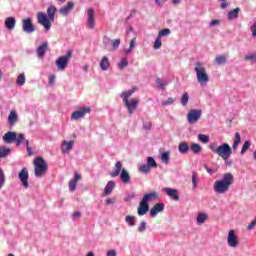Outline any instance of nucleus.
<instances>
[{
  "label": "nucleus",
  "mask_w": 256,
  "mask_h": 256,
  "mask_svg": "<svg viewBox=\"0 0 256 256\" xmlns=\"http://www.w3.org/2000/svg\"><path fill=\"white\" fill-rule=\"evenodd\" d=\"M201 115H203V110L201 109H192L187 114V121L190 125H195L197 121L201 119Z\"/></svg>",
  "instance_id": "nucleus-10"
},
{
  "label": "nucleus",
  "mask_w": 256,
  "mask_h": 256,
  "mask_svg": "<svg viewBox=\"0 0 256 256\" xmlns=\"http://www.w3.org/2000/svg\"><path fill=\"white\" fill-rule=\"evenodd\" d=\"M135 91H137V89L132 88L128 91H123L120 94V97L124 103V106L126 107L128 114H130V115H133V113H135V111H137V109L139 107V99L133 98V99L129 100V97H131V95H133V93H135Z\"/></svg>",
  "instance_id": "nucleus-3"
},
{
  "label": "nucleus",
  "mask_w": 256,
  "mask_h": 256,
  "mask_svg": "<svg viewBox=\"0 0 256 256\" xmlns=\"http://www.w3.org/2000/svg\"><path fill=\"white\" fill-rule=\"evenodd\" d=\"M139 171L144 173V175H149V173H151V168L148 164H144L139 167Z\"/></svg>",
  "instance_id": "nucleus-40"
},
{
  "label": "nucleus",
  "mask_w": 256,
  "mask_h": 256,
  "mask_svg": "<svg viewBox=\"0 0 256 256\" xmlns=\"http://www.w3.org/2000/svg\"><path fill=\"white\" fill-rule=\"evenodd\" d=\"M111 67V63L109 62V58L107 56H103L100 62V69L101 71H107Z\"/></svg>",
  "instance_id": "nucleus-27"
},
{
  "label": "nucleus",
  "mask_w": 256,
  "mask_h": 256,
  "mask_svg": "<svg viewBox=\"0 0 256 256\" xmlns=\"http://www.w3.org/2000/svg\"><path fill=\"white\" fill-rule=\"evenodd\" d=\"M234 143H241V134L239 132L235 133Z\"/></svg>",
  "instance_id": "nucleus-54"
},
{
  "label": "nucleus",
  "mask_w": 256,
  "mask_h": 256,
  "mask_svg": "<svg viewBox=\"0 0 256 256\" xmlns=\"http://www.w3.org/2000/svg\"><path fill=\"white\" fill-rule=\"evenodd\" d=\"M87 113H91V107H81L79 110H76L72 113L71 119L73 121H77V119H81L87 115Z\"/></svg>",
  "instance_id": "nucleus-13"
},
{
  "label": "nucleus",
  "mask_w": 256,
  "mask_h": 256,
  "mask_svg": "<svg viewBox=\"0 0 256 256\" xmlns=\"http://www.w3.org/2000/svg\"><path fill=\"white\" fill-rule=\"evenodd\" d=\"M146 230H147V222L141 221L137 229L138 233H145Z\"/></svg>",
  "instance_id": "nucleus-45"
},
{
  "label": "nucleus",
  "mask_w": 256,
  "mask_h": 256,
  "mask_svg": "<svg viewBox=\"0 0 256 256\" xmlns=\"http://www.w3.org/2000/svg\"><path fill=\"white\" fill-rule=\"evenodd\" d=\"M106 256H117V250H109Z\"/></svg>",
  "instance_id": "nucleus-59"
},
{
  "label": "nucleus",
  "mask_w": 256,
  "mask_h": 256,
  "mask_svg": "<svg viewBox=\"0 0 256 256\" xmlns=\"http://www.w3.org/2000/svg\"><path fill=\"white\" fill-rule=\"evenodd\" d=\"M81 218V211H75L72 215V219L75 221Z\"/></svg>",
  "instance_id": "nucleus-55"
},
{
  "label": "nucleus",
  "mask_w": 256,
  "mask_h": 256,
  "mask_svg": "<svg viewBox=\"0 0 256 256\" xmlns=\"http://www.w3.org/2000/svg\"><path fill=\"white\" fill-rule=\"evenodd\" d=\"M209 149L212 153H215L218 157L222 159H227L231 157L233 149L228 143H222L220 146L217 145V142L211 143Z\"/></svg>",
  "instance_id": "nucleus-4"
},
{
  "label": "nucleus",
  "mask_w": 256,
  "mask_h": 256,
  "mask_svg": "<svg viewBox=\"0 0 256 256\" xmlns=\"http://www.w3.org/2000/svg\"><path fill=\"white\" fill-rule=\"evenodd\" d=\"M122 169V170H121ZM125 185L131 183V175L126 169H123V163L121 161L116 162L115 169L110 173V177H119Z\"/></svg>",
  "instance_id": "nucleus-5"
},
{
  "label": "nucleus",
  "mask_w": 256,
  "mask_h": 256,
  "mask_svg": "<svg viewBox=\"0 0 256 256\" xmlns=\"http://www.w3.org/2000/svg\"><path fill=\"white\" fill-rule=\"evenodd\" d=\"M113 189H115V181L110 180L104 188V195H111V193H113Z\"/></svg>",
  "instance_id": "nucleus-28"
},
{
  "label": "nucleus",
  "mask_w": 256,
  "mask_h": 256,
  "mask_svg": "<svg viewBox=\"0 0 256 256\" xmlns=\"http://www.w3.org/2000/svg\"><path fill=\"white\" fill-rule=\"evenodd\" d=\"M233 183H235V176L231 172L225 173L222 179L215 181L214 191L218 195H225Z\"/></svg>",
  "instance_id": "nucleus-1"
},
{
  "label": "nucleus",
  "mask_w": 256,
  "mask_h": 256,
  "mask_svg": "<svg viewBox=\"0 0 256 256\" xmlns=\"http://www.w3.org/2000/svg\"><path fill=\"white\" fill-rule=\"evenodd\" d=\"M160 160L164 165H169V161L171 160V151L167 150L165 152L160 153Z\"/></svg>",
  "instance_id": "nucleus-24"
},
{
  "label": "nucleus",
  "mask_w": 256,
  "mask_h": 256,
  "mask_svg": "<svg viewBox=\"0 0 256 256\" xmlns=\"http://www.w3.org/2000/svg\"><path fill=\"white\" fill-rule=\"evenodd\" d=\"M252 37H256V23L252 27Z\"/></svg>",
  "instance_id": "nucleus-64"
},
{
  "label": "nucleus",
  "mask_w": 256,
  "mask_h": 256,
  "mask_svg": "<svg viewBox=\"0 0 256 256\" xmlns=\"http://www.w3.org/2000/svg\"><path fill=\"white\" fill-rule=\"evenodd\" d=\"M239 11H241V8L236 7L235 9L228 12V19L229 21H233V19H237L239 17Z\"/></svg>",
  "instance_id": "nucleus-29"
},
{
  "label": "nucleus",
  "mask_w": 256,
  "mask_h": 256,
  "mask_svg": "<svg viewBox=\"0 0 256 256\" xmlns=\"http://www.w3.org/2000/svg\"><path fill=\"white\" fill-rule=\"evenodd\" d=\"M4 185H5V173L3 172V169L0 168V189H3Z\"/></svg>",
  "instance_id": "nucleus-47"
},
{
  "label": "nucleus",
  "mask_w": 256,
  "mask_h": 256,
  "mask_svg": "<svg viewBox=\"0 0 256 256\" xmlns=\"http://www.w3.org/2000/svg\"><path fill=\"white\" fill-rule=\"evenodd\" d=\"M87 27L91 30L95 29V10L93 8H88Z\"/></svg>",
  "instance_id": "nucleus-15"
},
{
  "label": "nucleus",
  "mask_w": 256,
  "mask_h": 256,
  "mask_svg": "<svg viewBox=\"0 0 256 256\" xmlns=\"http://www.w3.org/2000/svg\"><path fill=\"white\" fill-rule=\"evenodd\" d=\"M167 3V0H155V4L158 6V7H163V5Z\"/></svg>",
  "instance_id": "nucleus-57"
},
{
  "label": "nucleus",
  "mask_w": 256,
  "mask_h": 256,
  "mask_svg": "<svg viewBox=\"0 0 256 256\" xmlns=\"http://www.w3.org/2000/svg\"><path fill=\"white\" fill-rule=\"evenodd\" d=\"M47 47H49L48 42H43L37 49L36 53L39 59H43L45 57V53H47Z\"/></svg>",
  "instance_id": "nucleus-17"
},
{
  "label": "nucleus",
  "mask_w": 256,
  "mask_h": 256,
  "mask_svg": "<svg viewBox=\"0 0 256 256\" xmlns=\"http://www.w3.org/2000/svg\"><path fill=\"white\" fill-rule=\"evenodd\" d=\"M158 197L159 195H157V192L152 191L150 193L144 194L142 201H144L145 203H148V201H155V199H157Z\"/></svg>",
  "instance_id": "nucleus-25"
},
{
  "label": "nucleus",
  "mask_w": 256,
  "mask_h": 256,
  "mask_svg": "<svg viewBox=\"0 0 256 256\" xmlns=\"http://www.w3.org/2000/svg\"><path fill=\"white\" fill-rule=\"evenodd\" d=\"M137 41V38H133L131 41H130V46L129 48L125 49L124 50V53L125 55H129V53H131V51H133L135 49V43Z\"/></svg>",
  "instance_id": "nucleus-36"
},
{
  "label": "nucleus",
  "mask_w": 256,
  "mask_h": 256,
  "mask_svg": "<svg viewBox=\"0 0 256 256\" xmlns=\"http://www.w3.org/2000/svg\"><path fill=\"white\" fill-rule=\"evenodd\" d=\"M156 83L158 84L159 89H162V91L165 89V86L168 85L167 82H161V78H157Z\"/></svg>",
  "instance_id": "nucleus-49"
},
{
  "label": "nucleus",
  "mask_w": 256,
  "mask_h": 256,
  "mask_svg": "<svg viewBox=\"0 0 256 256\" xmlns=\"http://www.w3.org/2000/svg\"><path fill=\"white\" fill-rule=\"evenodd\" d=\"M129 65V61L127 58H122L121 61L118 63L119 69H124V67H127Z\"/></svg>",
  "instance_id": "nucleus-46"
},
{
  "label": "nucleus",
  "mask_w": 256,
  "mask_h": 256,
  "mask_svg": "<svg viewBox=\"0 0 256 256\" xmlns=\"http://www.w3.org/2000/svg\"><path fill=\"white\" fill-rule=\"evenodd\" d=\"M73 141H64L62 145V153H69L73 149Z\"/></svg>",
  "instance_id": "nucleus-30"
},
{
  "label": "nucleus",
  "mask_w": 256,
  "mask_h": 256,
  "mask_svg": "<svg viewBox=\"0 0 256 256\" xmlns=\"http://www.w3.org/2000/svg\"><path fill=\"white\" fill-rule=\"evenodd\" d=\"M148 166H150V169H155L157 168V162L155 161V158L148 156L147 157V164Z\"/></svg>",
  "instance_id": "nucleus-37"
},
{
  "label": "nucleus",
  "mask_w": 256,
  "mask_h": 256,
  "mask_svg": "<svg viewBox=\"0 0 256 256\" xmlns=\"http://www.w3.org/2000/svg\"><path fill=\"white\" fill-rule=\"evenodd\" d=\"M204 169H206L207 173H209V175H214L215 170L209 168V166L205 165Z\"/></svg>",
  "instance_id": "nucleus-58"
},
{
  "label": "nucleus",
  "mask_w": 256,
  "mask_h": 256,
  "mask_svg": "<svg viewBox=\"0 0 256 256\" xmlns=\"http://www.w3.org/2000/svg\"><path fill=\"white\" fill-rule=\"evenodd\" d=\"M245 61H255L256 62V54H249L245 56Z\"/></svg>",
  "instance_id": "nucleus-51"
},
{
  "label": "nucleus",
  "mask_w": 256,
  "mask_h": 256,
  "mask_svg": "<svg viewBox=\"0 0 256 256\" xmlns=\"http://www.w3.org/2000/svg\"><path fill=\"white\" fill-rule=\"evenodd\" d=\"M256 225V220H253L248 226H247V230L251 231V229H253V227H255Z\"/></svg>",
  "instance_id": "nucleus-60"
},
{
  "label": "nucleus",
  "mask_w": 256,
  "mask_h": 256,
  "mask_svg": "<svg viewBox=\"0 0 256 256\" xmlns=\"http://www.w3.org/2000/svg\"><path fill=\"white\" fill-rule=\"evenodd\" d=\"M55 13H57V7L55 6L48 7L47 14L38 12L37 21L46 32L51 30V23L55 21Z\"/></svg>",
  "instance_id": "nucleus-2"
},
{
  "label": "nucleus",
  "mask_w": 256,
  "mask_h": 256,
  "mask_svg": "<svg viewBox=\"0 0 256 256\" xmlns=\"http://www.w3.org/2000/svg\"><path fill=\"white\" fill-rule=\"evenodd\" d=\"M207 221V215L203 212L198 213V216L196 218V223H198V225H203V223H205Z\"/></svg>",
  "instance_id": "nucleus-32"
},
{
  "label": "nucleus",
  "mask_w": 256,
  "mask_h": 256,
  "mask_svg": "<svg viewBox=\"0 0 256 256\" xmlns=\"http://www.w3.org/2000/svg\"><path fill=\"white\" fill-rule=\"evenodd\" d=\"M73 7H75V2H68L65 6L59 9L60 15L67 16L71 13Z\"/></svg>",
  "instance_id": "nucleus-18"
},
{
  "label": "nucleus",
  "mask_w": 256,
  "mask_h": 256,
  "mask_svg": "<svg viewBox=\"0 0 256 256\" xmlns=\"http://www.w3.org/2000/svg\"><path fill=\"white\" fill-rule=\"evenodd\" d=\"M26 150H27L29 157H31V155H33V149H31V146H27Z\"/></svg>",
  "instance_id": "nucleus-63"
},
{
  "label": "nucleus",
  "mask_w": 256,
  "mask_h": 256,
  "mask_svg": "<svg viewBox=\"0 0 256 256\" xmlns=\"http://www.w3.org/2000/svg\"><path fill=\"white\" fill-rule=\"evenodd\" d=\"M18 179L21 181L24 189H29V170L26 167L22 168L18 174Z\"/></svg>",
  "instance_id": "nucleus-12"
},
{
  "label": "nucleus",
  "mask_w": 256,
  "mask_h": 256,
  "mask_svg": "<svg viewBox=\"0 0 256 256\" xmlns=\"http://www.w3.org/2000/svg\"><path fill=\"white\" fill-rule=\"evenodd\" d=\"M110 51H117L119 49V45H121V39L117 38L111 41Z\"/></svg>",
  "instance_id": "nucleus-35"
},
{
  "label": "nucleus",
  "mask_w": 256,
  "mask_h": 256,
  "mask_svg": "<svg viewBox=\"0 0 256 256\" xmlns=\"http://www.w3.org/2000/svg\"><path fill=\"white\" fill-rule=\"evenodd\" d=\"M192 185H193V188L196 189V187H197V175L195 173L192 174Z\"/></svg>",
  "instance_id": "nucleus-53"
},
{
  "label": "nucleus",
  "mask_w": 256,
  "mask_h": 256,
  "mask_svg": "<svg viewBox=\"0 0 256 256\" xmlns=\"http://www.w3.org/2000/svg\"><path fill=\"white\" fill-rule=\"evenodd\" d=\"M11 154V148L5 146H0V159H5V157Z\"/></svg>",
  "instance_id": "nucleus-31"
},
{
  "label": "nucleus",
  "mask_w": 256,
  "mask_h": 256,
  "mask_svg": "<svg viewBox=\"0 0 256 256\" xmlns=\"http://www.w3.org/2000/svg\"><path fill=\"white\" fill-rule=\"evenodd\" d=\"M198 139L201 143H209V135L198 134Z\"/></svg>",
  "instance_id": "nucleus-48"
},
{
  "label": "nucleus",
  "mask_w": 256,
  "mask_h": 256,
  "mask_svg": "<svg viewBox=\"0 0 256 256\" xmlns=\"http://www.w3.org/2000/svg\"><path fill=\"white\" fill-rule=\"evenodd\" d=\"M151 127H153V124L151 122H145L143 124V129H145L146 131H151Z\"/></svg>",
  "instance_id": "nucleus-52"
},
{
  "label": "nucleus",
  "mask_w": 256,
  "mask_h": 256,
  "mask_svg": "<svg viewBox=\"0 0 256 256\" xmlns=\"http://www.w3.org/2000/svg\"><path fill=\"white\" fill-rule=\"evenodd\" d=\"M176 99L173 97L168 98L167 100H163L161 102L162 107H167L168 105H173L175 103Z\"/></svg>",
  "instance_id": "nucleus-43"
},
{
  "label": "nucleus",
  "mask_w": 256,
  "mask_h": 256,
  "mask_svg": "<svg viewBox=\"0 0 256 256\" xmlns=\"http://www.w3.org/2000/svg\"><path fill=\"white\" fill-rule=\"evenodd\" d=\"M215 63H217V65H225V63H227V56L225 55L216 56Z\"/></svg>",
  "instance_id": "nucleus-34"
},
{
  "label": "nucleus",
  "mask_w": 256,
  "mask_h": 256,
  "mask_svg": "<svg viewBox=\"0 0 256 256\" xmlns=\"http://www.w3.org/2000/svg\"><path fill=\"white\" fill-rule=\"evenodd\" d=\"M47 162L43 157H37L34 160V175L35 177H43L47 173Z\"/></svg>",
  "instance_id": "nucleus-8"
},
{
  "label": "nucleus",
  "mask_w": 256,
  "mask_h": 256,
  "mask_svg": "<svg viewBox=\"0 0 256 256\" xmlns=\"http://www.w3.org/2000/svg\"><path fill=\"white\" fill-rule=\"evenodd\" d=\"M22 31L28 34L35 33V25L31 17L22 20Z\"/></svg>",
  "instance_id": "nucleus-11"
},
{
  "label": "nucleus",
  "mask_w": 256,
  "mask_h": 256,
  "mask_svg": "<svg viewBox=\"0 0 256 256\" xmlns=\"http://www.w3.org/2000/svg\"><path fill=\"white\" fill-rule=\"evenodd\" d=\"M4 25L8 31H13V29H15V25H17V20L15 17H7L5 19Z\"/></svg>",
  "instance_id": "nucleus-21"
},
{
  "label": "nucleus",
  "mask_w": 256,
  "mask_h": 256,
  "mask_svg": "<svg viewBox=\"0 0 256 256\" xmlns=\"http://www.w3.org/2000/svg\"><path fill=\"white\" fill-rule=\"evenodd\" d=\"M49 85H50V87H53V85H55V75L54 74L49 76Z\"/></svg>",
  "instance_id": "nucleus-56"
},
{
  "label": "nucleus",
  "mask_w": 256,
  "mask_h": 256,
  "mask_svg": "<svg viewBox=\"0 0 256 256\" xmlns=\"http://www.w3.org/2000/svg\"><path fill=\"white\" fill-rule=\"evenodd\" d=\"M249 147H251V141L246 140V141L244 142L243 146H242V149H241V151H240V154H241V155H245V152H246L247 150H249Z\"/></svg>",
  "instance_id": "nucleus-41"
},
{
  "label": "nucleus",
  "mask_w": 256,
  "mask_h": 256,
  "mask_svg": "<svg viewBox=\"0 0 256 256\" xmlns=\"http://www.w3.org/2000/svg\"><path fill=\"white\" fill-rule=\"evenodd\" d=\"M194 71L196 73L198 83L202 87L207 86V84L209 83V75L207 74V69L205 68V66H203L201 62H196Z\"/></svg>",
  "instance_id": "nucleus-6"
},
{
  "label": "nucleus",
  "mask_w": 256,
  "mask_h": 256,
  "mask_svg": "<svg viewBox=\"0 0 256 256\" xmlns=\"http://www.w3.org/2000/svg\"><path fill=\"white\" fill-rule=\"evenodd\" d=\"M167 35H171V29L169 28H165V29H162L159 33H158V37H167Z\"/></svg>",
  "instance_id": "nucleus-44"
},
{
  "label": "nucleus",
  "mask_w": 256,
  "mask_h": 256,
  "mask_svg": "<svg viewBox=\"0 0 256 256\" xmlns=\"http://www.w3.org/2000/svg\"><path fill=\"white\" fill-rule=\"evenodd\" d=\"M79 179H81V174H78L77 172H75L73 179L69 181L70 191H75V189H77V181H79Z\"/></svg>",
  "instance_id": "nucleus-23"
},
{
  "label": "nucleus",
  "mask_w": 256,
  "mask_h": 256,
  "mask_svg": "<svg viewBox=\"0 0 256 256\" xmlns=\"http://www.w3.org/2000/svg\"><path fill=\"white\" fill-rule=\"evenodd\" d=\"M190 149H191L192 153H194V155H199V152L203 151V147H201V145H199L197 143H193L190 146Z\"/></svg>",
  "instance_id": "nucleus-33"
},
{
  "label": "nucleus",
  "mask_w": 256,
  "mask_h": 256,
  "mask_svg": "<svg viewBox=\"0 0 256 256\" xmlns=\"http://www.w3.org/2000/svg\"><path fill=\"white\" fill-rule=\"evenodd\" d=\"M161 45H162L161 38L158 36L154 42V49L156 50L161 49Z\"/></svg>",
  "instance_id": "nucleus-50"
},
{
  "label": "nucleus",
  "mask_w": 256,
  "mask_h": 256,
  "mask_svg": "<svg viewBox=\"0 0 256 256\" xmlns=\"http://www.w3.org/2000/svg\"><path fill=\"white\" fill-rule=\"evenodd\" d=\"M72 56H73V51L68 50L66 55L60 56L56 60V67H58V71H65V69L67 68V65L69 64V60L71 59Z\"/></svg>",
  "instance_id": "nucleus-9"
},
{
  "label": "nucleus",
  "mask_w": 256,
  "mask_h": 256,
  "mask_svg": "<svg viewBox=\"0 0 256 256\" xmlns=\"http://www.w3.org/2000/svg\"><path fill=\"white\" fill-rule=\"evenodd\" d=\"M17 121H19V116L15 110H12L8 115V124L10 127H14Z\"/></svg>",
  "instance_id": "nucleus-22"
},
{
  "label": "nucleus",
  "mask_w": 256,
  "mask_h": 256,
  "mask_svg": "<svg viewBox=\"0 0 256 256\" xmlns=\"http://www.w3.org/2000/svg\"><path fill=\"white\" fill-rule=\"evenodd\" d=\"M165 209V204L157 203L150 210V216L157 217L158 213H161Z\"/></svg>",
  "instance_id": "nucleus-19"
},
{
  "label": "nucleus",
  "mask_w": 256,
  "mask_h": 256,
  "mask_svg": "<svg viewBox=\"0 0 256 256\" xmlns=\"http://www.w3.org/2000/svg\"><path fill=\"white\" fill-rule=\"evenodd\" d=\"M221 9H225L226 7H229V2L223 0L220 4Z\"/></svg>",
  "instance_id": "nucleus-61"
},
{
  "label": "nucleus",
  "mask_w": 256,
  "mask_h": 256,
  "mask_svg": "<svg viewBox=\"0 0 256 256\" xmlns=\"http://www.w3.org/2000/svg\"><path fill=\"white\" fill-rule=\"evenodd\" d=\"M149 212V202H145L143 200L140 201L139 207H138V215L140 217H143V215H147Z\"/></svg>",
  "instance_id": "nucleus-16"
},
{
  "label": "nucleus",
  "mask_w": 256,
  "mask_h": 256,
  "mask_svg": "<svg viewBox=\"0 0 256 256\" xmlns=\"http://www.w3.org/2000/svg\"><path fill=\"white\" fill-rule=\"evenodd\" d=\"M164 191L168 197H171L174 201H179V190L173 188H164Z\"/></svg>",
  "instance_id": "nucleus-20"
},
{
  "label": "nucleus",
  "mask_w": 256,
  "mask_h": 256,
  "mask_svg": "<svg viewBox=\"0 0 256 256\" xmlns=\"http://www.w3.org/2000/svg\"><path fill=\"white\" fill-rule=\"evenodd\" d=\"M189 144L187 142H180L178 145V151L181 155H187L189 153Z\"/></svg>",
  "instance_id": "nucleus-26"
},
{
  "label": "nucleus",
  "mask_w": 256,
  "mask_h": 256,
  "mask_svg": "<svg viewBox=\"0 0 256 256\" xmlns=\"http://www.w3.org/2000/svg\"><path fill=\"white\" fill-rule=\"evenodd\" d=\"M215 25H219V20H212L210 22V27H215Z\"/></svg>",
  "instance_id": "nucleus-62"
},
{
  "label": "nucleus",
  "mask_w": 256,
  "mask_h": 256,
  "mask_svg": "<svg viewBox=\"0 0 256 256\" xmlns=\"http://www.w3.org/2000/svg\"><path fill=\"white\" fill-rule=\"evenodd\" d=\"M136 219L137 218L135 216L128 215L126 216L125 221L130 227H135Z\"/></svg>",
  "instance_id": "nucleus-39"
},
{
  "label": "nucleus",
  "mask_w": 256,
  "mask_h": 256,
  "mask_svg": "<svg viewBox=\"0 0 256 256\" xmlns=\"http://www.w3.org/2000/svg\"><path fill=\"white\" fill-rule=\"evenodd\" d=\"M3 141L8 144L16 143V147H21V144L25 141V134H17V132L8 131L4 134Z\"/></svg>",
  "instance_id": "nucleus-7"
},
{
  "label": "nucleus",
  "mask_w": 256,
  "mask_h": 256,
  "mask_svg": "<svg viewBox=\"0 0 256 256\" xmlns=\"http://www.w3.org/2000/svg\"><path fill=\"white\" fill-rule=\"evenodd\" d=\"M180 103L182 107H187V104L189 103V93L185 92L180 100Z\"/></svg>",
  "instance_id": "nucleus-38"
},
{
  "label": "nucleus",
  "mask_w": 256,
  "mask_h": 256,
  "mask_svg": "<svg viewBox=\"0 0 256 256\" xmlns=\"http://www.w3.org/2000/svg\"><path fill=\"white\" fill-rule=\"evenodd\" d=\"M227 243L229 247H233L234 249L239 245V238L235 234V230H230L228 232Z\"/></svg>",
  "instance_id": "nucleus-14"
},
{
  "label": "nucleus",
  "mask_w": 256,
  "mask_h": 256,
  "mask_svg": "<svg viewBox=\"0 0 256 256\" xmlns=\"http://www.w3.org/2000/svg\"><path fill=\"white\" fill-rule=\"evenodd\" d=\"M16 85L23 87L25 85V74H20L16 80Z\"/></svg>",
  "instance_id": "nucleus-42"
}]
</instances>
